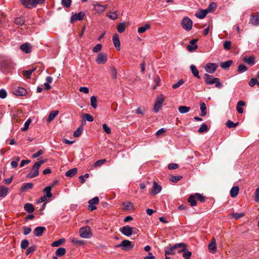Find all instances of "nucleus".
<instances>
[{
	"label": "nucleus",
	"mask_w": 259,
	"mask_h": 259,
	"mask_svg": "<svg viewBox=\"0 0 259 259\" xmlns=\"http://www.w3.org/2000/svg\"><path fill=\"white\" fill-rule=\"evenodd\" d=\"M46 159H41L35 162L32 166L30 172L27 175L28 178H33L37 176L39 174V168L41 165L46 162Z\"/></svg>",
	"instance_id": "f257e3e1"
},
{
	"label": "nucleus",
	"mask_w": 259,
	"mask_h": 259,
	"mask_svg": "<svg viewBox=\"0 0 259 259\" xmlns=\"http://www.w3.org/2000/svg\"><path fill=\"white\" fill-rule=\"evenodd\" d=\"M203 78L206 84L211 85L215 84L216 88L221 89L223 87V84L220 82V79L217 77H213L212 76L205 73L203 76Z\"/></svg>",
	"instance_id": "f03ea898"
},
{
	"label": "nucleus",
	"mask_w": 259,
	"mask_h": 259,
	"mask_svg": "<svg viewBox=\"0 0 259 259\" xmlns=\"http://www.w3.org/2000/svg\"><path fill=\"white\" fill-rule=\"evenodd\" d=\"M21 4L27 9L36 7L38 5L43 4L45 0H20Z\"/></svg>",
	"instance_id": "7ed1b4c3"
},
{
	"label": "nucleus",
	"mask_w": 259,
	"mask_h": 259,
	"mask_svg": "<svg viewBox=\"0 0 259 259\" xmlns=\"http://www.w3.org/2000/svg\"><path fill=\"white\" fill-rule=\"evenodd\" d=\"M134 246V245L128 240H124L120 244L115 245L116 247H121L124 251L131 250Z\"/></svg>",
	"instance_id": "20e7f679"
},
{
	"label": "nucleus",
	"mask_w": 259,
	"mask_h": 259,
	"mask_svg": "<svg viewBox=\"0 0 259 259\" xmlns=\"http://www.w3.org/2000/svg\"><path fill=\"white\" fill-rule=\"evenodd\" d=\"M181 246H184V243H177L172 245L170 247L165 248L164 250L165 255H167L168 254H173L175 253L176 251L178 252V250H179V248H181Z\"/></svg>",
	"instance_id": "39448f33"
},
{
	"label": "nucleus",
	"mask_w": 259,
	"mask_h": 259,
	"mask_svg": "<svg viewBox=\"0 0 259 259\" xmlns=\"http://www.w3.org/2000/svg\"><path fill=\"white\" fill-rule=\"evenodd\" d=\"M182 27L186 31L191 30L193 25L192 21L188 17H185L181 21Z\"/></svg>",
	"instance_id": "423d86ee"
},
{
	"label": "nucleus",
	"mask_w": 259,
	"mask_h": 259,
	"mask_svg": "<svg viewBox=\"0 0 259 259\" xmlns=\"http://www.w3.org/2000/svg\"><path fill=\"white\" fill-rule=\"evenodd\" d=\"M80 236L83 238H89L92 236V233L89 226L81 227L79 230Z\"/></svg>",
	"instance_id": "0eeeda50"
},
{
	"label": "nucleus",
	"mask_w": 259,
	"mask_h": 259,
	"mask_svg": "<svg viewBox=\"0 0 259 259\" xmlns=\"http://www.w3.org/2000/svg\"><path fill=\"white\" fill-rule=\"evenodd\" d=\"M164 102V97L163 95H161L156 98L154 106V110L155 112H157L162 107V103Z\"/></svg>",
	"instance_id": "6e6552de"
},
{
	"label": "nucleus",
	"mask_w": 259,
	"mask_h": 259,
	"mask_svg": "<svg viewBox=\"0 0 259 259\" xmlns=\"http://www.w3.org/2000/svg\"><path fill=\"white\" fill-rule=\"evenodd\" d=\"M120 232L124 235L130 237L133 233V228L129 226H125L120 228Z\"/></svg>",
	"instance_id": "1a4fd4ad"
},
{
	"label": "nucleus",
	"mask_w": 259,
	"mask_h": 259,
	"mask_svg": "<svg viewBox=\"0 0 259 259\" xmlns=\"http://www.w3.org/2000/svg\"><path fill=\"white\" fill-rule=\"evenodd\" d=\"M13 93L16 96H23L26 94L27 91L24 88L17 86L13 89Z\"/></svg>",
	"instance_id": "9d476101"
},
{
	"label": "nucleus",
	"mask_w": 259,
	"mask_h": 259,
	"mask_svg": "<svg viewBox=\"0 0 259 259\" xmlns=\"http://www.w3.org/2000/svg\"><path fill=\"white\" fill-rule=\"evenodd\" d=\"M107 60V55L106 54L101 53L98 54L96 61L99 64H105Z\"/></svg>",
	"instance_id": "9b49d317"
},
{
	"label": "nucleus",
	"mask_w": 259,
	"mask_h": 259,
	"mask_svg": "<svg viewBox=\"0 0 259 259\" xmlns=\"http://www.w3.org/2000/svg\"><path fill=\"white\" fill-rule=\"evenodd\" d=\"M217 67L218 65L217 64L214 63H209L206 65L204 68L207 72L211 74L215 72Z\"/></svg>",
	"instance_id": "f8f14e48"
},
{
	"label": "nucleus",
	"mask_w": 259,
	"mask_h": 259,
	"mask_svg": "<svg viewBox=\"0 0 259 259\" xmlns=\"http://www.w3.org/2000/svg\"><path fill=\"white\" fill-rule=\"evenodd\" d=\"M186 245L184 243V246H181V249L178 250V252L180 253L183 252V256L185 259H190V256L192 254V252L190 251L187 250L185 248Z\"/></svg>",
	"instance_id": "ddd939ff"
},
{
	"label": "nucleus",
	"mask_w": 259,
	"mask_h": 259,
	"mask_svg": "<svg viewBox=\"0 0 259 259\" xmlns=\"http://www.w3.org/2000/svg\"><path fill=\"white\" fill-rule=\"evenodd\" d=\"M84 16V13L82 12H79L78 14H72L70 18V21L73 22L76 20L80 21L83 19Z\"/></svg>",
	"instance_id": "4468645a"
},
{
	"label": "nucleus",
	"mask_w": 259,
	"mask_h": 259,
	"mask_svg": "<svg viewBox=\"0 0 259 259\" xmlns=\"http://www.w3.org/2000/svg\"><path fill=\"white\" fill-rule=\"evenodd\" d=\"M250 23L254 26L259 25V13H257L250 17Z\"/></svg>",
	"instance_id": "2eb2a0df"
},
{
	"label": "nucleus",
	"mask_w": 259,
	"mask_h": 259,
	"mask_svg": "<svg viewBox=\"0 0 259 259\" xmlns=\"http://www.w3.org/2000/svg\"><path fill=\"white\" fill-rule=\"evenodd\" d=\"M46 230V227L39 226L36 227L33 230V233L36 237H40L43 234L44 231Z\"/></svg>",
	"instance_id": "dca6fc26"
},
{
	"label": "nucleus",
	"mask_w": 259,
	"mask_h": 259,
	"mask_svg": "<svg viewBox=\"0 0 259 259\" xmlns=\"http://www.w3.org/2000/svg\"><path fill=\"white\" fill-rule=\"evenodd\" d=\"M161 187L156 182H154L153 184V189L151 192V194L153 195H156L161 192Z\"/></svg>",
	"instance_id": "f3484780"
},
{
	"label": "nucleus",
	"mask_w": 259,
	"mask_h": 259,
	"mask_svg": "<svg viewBox=\"0 0 259 259\" xmlns=\"http://www.w3.org/2000/svg\"><path fill=\"white\" fill-rule=\"evenodd\" d=\"M112 40L113 42L114 46L115 48L117 50H120V42L119 38V35L118 34L115 33L114 34Z\"/></svg>",
	"instance_id": "a211bd4d"
},
{
	"label": "nucleus",
	"mask_w": 259,
	"mask_h": 259,
	"mask_svg": "<svg viewBox=\"0 0 259 259\" xmlns=\"http://www.w3.org/2000/svg\"><path fill=\"white\" fill-rule=\"evenodd\" d=\"M94 9L98 13H101L104 12L106 8V5H102L99 4H94Z\"/></svg>",
	"instance_id": "6ab92c4d"
},
{
	"label": "nucleus",
	"mask_w": 259,
	"mask_h": 259,
	"mask_svg": "<svg viewBox=\"0 0 259 259\" xmlns=\"http://www.w3.org/2000/svg\"><path fill=\"white\" fill-rule=\"evenodd\" d=\"M198 41V39H194L190 41V45H188L187 49L190 52L196 50L198 46L196 45V42Z\"/></svg>",
	"instance_id": "aec40b11"
},
{
	"label": "nucleus",
	"mask_w": 259,
	"mask_h": 259,
	"mask_svg": "<svg viewBox=\"0 0 259 259\" xmlns=\"http://www.w3.org/2000/svg\"><path fill=\"white\" fill-rule=\"evenodd\" d=\"M20 49L25 53H29L31 52V47L27 42L21 45L20 47Z\"/></svg>",
	"instance_id": "412c9836"
},
{
	"label": "nucleus",
	"mask_w": 259,
	"mask_h": 259,
	"mask_svg": "<svg viewBox=\"0 0 259 259\" xmlns=\"http://www.w3.org/2000/svg\"><path fill=\"white\" fill-rule=\"evenodd\" d=\"M243 61L251 66H253L255 64V58L253 56H249V57H244Z\"/></svg>",
	"instance_id": "4be33fe9"
},
{
	"label": "nucleus",
	"mask_w": 259,
	"mask_h": 259,
	"mask_svg": "<svg viewBox=\"0 0 259 259\" xmlns=\"http://www.w3.org/2000/svg\"><path fill=\"white\" fill-rule=\"evenodd\" d=\"M58 110H53L50 112L47 119L48 122H51L55 117L58 114Z\"/></svg>",
	"instance_id": "5701e85b"
},
{
	"label": "nucleus",
	"mask_w": 259,
	"mask_h": 259,
	"mask_svg": "<svg viewBox=\"0 0 259 259\" xmlns=\"http://www.w3.org/2000/svg\"><path fill=\"white\" fill-rule=\"evenodd\" d=\"M208 13V12L206 9L201 10L200 11H199L198 12L196 13L195 14V16L197 18L202 19H203L204 18H205Z\"/></svg>",
	"instance_id": "b1692460"
},
{
	"label": "nucleus",
	"mask_w": 259,
	"mask_h": 259,
	"mask_svg": "<svg viewBox=\"0 0 259 259\" xmlns=\"http://www.w3.org/2000/svg\"><path fill=\"white\" fill-rule=\"evenodd\" d=\"M190 68L194 76L197 78L200 79V76L199 75V71L197 69L196 67L194 65H191L190 66Z\"/></svg>",
	"instance_id": "393cba45"
},
{
	"label": "nucleus",
	"mask_w": 259,
	"mask_h": 259,
	"mask_svg": "<svg viewBox=\"0 0 259 259\" xmlns=\"http://www.w3.org/2000/svg\"><path fill=\"white\" fill-rule=\"evenodd\" d=\"M52 187V186H48L43 189V192L46 193L44 196L47 198H51L52 196V194L51 193Z\"/></svg>",
	"instance_id": "a878e982"
},
{
	"label": "nucleus",
	"mask_w": 259,
	"mask_h": 259,
	"mask_svg": "<svg viewBox=\"0 0 259 259\" xmlns=\"http://www.w3.org/2000/svg\"><path fill=\"white\" fill-rule=\"evenodd\" d=\"M77 171V168H71L66 172L65 175L67 177L71 178L76 175Z\"/></svg>",
	"instance_id": "bb28decb"
},
{
	"label": "nucleus",
	"mask_w": 259,
	"mask_h": 259,
	"mask_svg": "<svg viewBox=\"0 0 259 259\" xmlns=\"http://www.w3.org/2000/svg\"><path fill=\"white\" fill-rule=\"evenodd\" d=\"M24 208L25 211L28 213H32L34 210V208L33 205L31 203H26L24 206Z\"/></svg>",
	"instance_id": "cd10ccee"
},
{
	"label": "nucleus",
	"mask_w": 259,
	"mask_h": 259,
	"mask_svg": "<svg viewBox=\"0 0 259 259\" xmlns=\"http://www.w3.org/2000/svg\"><path fill=\"white\" fill-rule=\"evenodd\" d=\"M9 189L3 186H0V197H5L8 193Z\"/></svg>",
	"instance_id": "c85d7f7f"
},
{
	"label": "nucleus",
	"mask_w": 259,
	"mask_h": 259,
	"mask_svg": "<svg viewBox=\"0 0 259 259\" xmlns=\"http://www.w3.org/2000/svg\"><path fill=\"white\" fill-rule=\"evenodd\" d=\"M239 192V187L238 186L233 187L230 192V196L234 198L238 194Z\"/></svg>",
	"instance_id": "c756f323"
},
{
	"label": "nucleus",
	"mask_w": 259,
	"mask_h": 259,
	"mask_svg": "<svg viewBox=\"0 0 259 259\" xmlns=\"http://www.w3.org/2000/svg\"><path fill=\"white\" fill-rule=\"evenodd\" d=\"M33 184L31 183H24L21 188L22 191H25L31 189L33 187Z\"/></svg>",
	"instance_id": "7c9ffc66"
},
{
	"label": "nucleus",
	"mask_w": 259,
	"mask_h": 259,
	"mask_svg": "<svg viewBox=\"0 0 259 259\" xmlns=\"http://www.w3.org/2000/svg\"><path fill=\"white\" fill-rule=\"evenodd\" d=\"M190 110L189 107L186 106H180L178 108L179 112L181 114H185L188 112Z\"/></svg>",
	"instance_id": "2f4dec72"
},
{
	"label": "nucleus",
	"mask_w": 259,
	"mask_h": 259,
	"mask_svg": "<svg viewBox=\"0 0 259 259\" xmlns=\"http://www.w3.org/2000/svg\"><path fill=\"white\" fill-rule=\"evenodd\" d=\"M200 110L201 111V113L200 115L201 116H204L207 114L206 105L204 102H201L200 104Z\"/></svg>",
	"instance_id": "473e14b6"
},
{
	"label": "nucleus",
	"mask_w": 259,
	"mask_h": 259,
	"mask_svg": "<svg viewBox=\"0 0 259 259\" xmlns=\"http://www.w3.org/2000/svg\"><path fill=\"white\" fill-rule=\"evenodd\" d=\"M233 61L232 60H228L225 62H222L220 66L223 69H227L232 64Z\"/></svg>",
	"instance_id": "72a5a7b5"
},
{
	"label": "nucleus",
	"mask_w": 259,
	"mask_h": 259,
	"mask_svg": "<svg viewBox=\"0 0 259 259\" xmlns=\"http://www.w3.org/2000/svg\"><path fill=\"white\" fill-rule=\"evenodd\" d=\"M66 249L64 247H60L56 251V254L58 256H62L66 253Z\"/></svg>",
	"instance_id": "f704fd0d"
},
{
	"label": "nucleus",
	"mask_w": 259,
	"mask_h": 259,
	"mask_svg": "<svg viewBox=\"0 0 259 259\" xmlns=\"http://www.w3.org/2000/svg\"><path fill=\"white\" fill-rule=\"evenodd\" d=\"M248 70V68L244 64H240L237 68V72L238 73H242Z\"/></svg>",
	"instance_id": "c9c22d12"
},
{
	"label": "nucleus",
	"mask_w": 259,
	"mask_h": 259,
	"mask_svg": "<svg viewBox=\"0 0 259 259\" xmlns=\"http://www.w3.org/2000/svg\"><path fill=\"white\" fill-rule=\"evenodd\" d=\"M150 25L149 24H146L144 26H141L138 28V32L139 33H142L145 32L147 30L150 28Z\"/></svg>",
	"instance_id": "e433bc0d"
},
{
	"label": "nucleus",
	"mask_w": 259,
	"mask_h": 259,
	"mask_svg": "<svg viewBox=\"0 0 259 259\" xmlns=\"http://www.w3.org/2000/svg\"><path fill=\"white\" fill-rule=\"evenodd\" d=\"M83 127L82 125H80L74 132L73 136L74 137H79L82 131H83Z\"/></svg>",
	"instance_id": "4c0bfd02"
},
{
	"label": "nucleus",
	"mask_w": 259,
	"mask_h": 259,
	"mask_svg": "<svg viewBox=\"0 0 259 259\" xmlns=\"http://www.w3.org/2000/svg\"><path fill=\"white\" fill-rule=\"evenodd\" d=\"M208 248L209 250L216 251V244L214 238H213L211 242L208 244Z\"/></svg>",
	"instance_id": "58836bf2"
},
{
	"label": "nucleus",
	"mask_w": 259,
	"mask_h": 259,
	"mask_svg": "<svg viewBox=\"0 0 259 259\" xmlns=\"http://www.w3.org/2000/svg\"><path fill=\"white\" fill-rule=\"evenodd\" d=\"M125 29V24L124 22L120 23L117 26V31L119 33H122Z\"/></svg>",
	"instance_id": "ea45409f"
},
{
	"label": "nucleus",
	"mask_w": 259,
	"mask_h": 259,
	"mask_svg": "<svg viewBox=\"0 0 259 259\" xmlns=\"http://www.w3.org/2000/svg\"><path fill=\"white\" fill-rule=\"evenodd\" d=\"M191 206H194L196 205V201L194 195H190L188 199Z\"/></svg>",
	"instance_id": "a19ab883"
},
{
	"label": "nucleus",
	"mask_w": 259,
	"mask_h": 259,
	"mask_svg": "<svg viewBox=\"0 0 259 259\" xmlns=\"http://www.w3.org/2000/svg\"><path fill=\"white\" fill-rule=\"evenodd\" d=\"M97 100L96 97L93 96L91 97V105L94 109H96L97 107Z\"/></svg>",
	"instance_id": "79ce46f5"
},
{
	"label": "nucleus",
	"mask_w": 259,
	"mask_h": 259,
	"mask_svg": "<svg viewBox=\"0 0 259 259\" xmlns=\"http://www.w3.org/2000/svg\"><path fill=\"white\" fill-rule=\"evenodd\" d=\"M65 241L64 238L60 239L57 241L53 242L52 244L53 247H57L62 244Z\"/></svg>",
	"instance_id": "37998d69"
},
{
	"label": "nucleus",
	"mask_w": 259,
	"mask_h": 259,
	"mask_svg": "<svg viewBox=\"0 0 259 259\" xmlns=\"http://www.w3.org/2000/svg\"><path fill=\"white\" fill-rule=\"evenodd\" d=\"M83 119L85 122L86 121H89V122H92L94 121V118L92 116H91L90 114L85 113L83 114Z\"/></svg>",
	"instance_id": "c03bdc74"
},
{
	"label": "nucleus",
	"mask_w": 259,
	"mask_h": 259,
	"mask_svg": "<svg viewBox=\"0 0 259 259\" xmlns=\"http://www.w3.org/2000/svg\"><path fill=\"white\" fill-rule=\"evenodd\" d=\"M208 131V128L207 125L205 123H203L201 124L200 127L198 129V132L199 133H203L204 132H206Z\"/></svg>",
	"instance_id": "a18cd8bd"
},
{
	"label": "nucleus",
	"mask_w": 259,
	"mask_h": 259,
	"mask_svg": "<svg viewBox=\"0 0 259 259\" xmlns=\"http://www.w3.org/2000/svg\"><path fill=\"white\" fill-rule=\"evenodd\" d=\"M238 124H239V122L234 123L230 120H228L226 123L227 126L228 128L235 127Z\"/></svg>",
	"instance_id": "49530a36"
},
{
	"label": "nucleus",
	"mask_w": 259,
	"mask_h": 259,
	"mask_svg": "<svg viewBox=\"0 0 259 259\" xmlns=\"http://www.w3.org/2000/svg\"><path fill=\"white\" fill-rule=\"evenodd\" d=\"M111 76L112 79H116L117 78V71L114 66H111Z\"/></svg>",
	"instance_id": "de8ad7c7"
},
{
	"label": "nucleus",
	"mask_w": 259,
	"mask_h": 259,
	"mask_svg": "<svg viewBox=\"0 0 259 259\" xmlns=\"http://www.w3.org/2000/svg\"><path fill=\"white\" fill-rule=\"evenodd\" d=\"M29 241L27 239H24L22 240L21 242V248L22 249H25L28 247Z\"/></svg>",
	"instance_id": "09e8293b"
},
{
	"label": "nucleus",
	"mask_w": 259,
	"mask_h": 259,
	"mask_svg": "<svg viewBox=\"0 0 259 259\" xmlns=\"http://www.w3.org/2000/svg\"><path fill=\"white\" fill-rule=\"evenodd\" d=\"M31 122V119L30 118L28 119L25 122L24 127L21 128V131L24 132L28 130Z\"/></svg>",
	"instance_id": "8fccbe9b"
},
{
	"label": "nucleus",
	"mask_w": 259,
	"mask_h": 259,
	"mask_svg": "<svg viewBox=\"0 0 259 259\" xmlns=\"http://www.w3.org/2000/svg\"><path fill=\"white\" fill-rule=\"evenodd\" d=\"M232 217L235 220H238L244 215L243 212H235L231 214Z\"/></svg>",
	"instance_id": "3c124183"
},
{
	"label": "nucleus",
	"mask_w": 259,
	"mask_h": 259,
	"mask_svg": "<svg viewBox=\"0 0 259 259\" xmlns=\"http://www.w3.org/2000/svg\"><path fill=\"white\" fill-rule=\"evenodd\" d=\"M231 41L230 40H226L224 41L223 44L224 49L228 51L231 49Z\"/></svg>",
	"instance_id": "603ef678"
},
{
	"label": "nucleus",
	"mask_w": 259,
	"mask_h": 259,
	"mask_svg": "<svg viewBox=\"0 0 259 259\" xmlns=\"http://www.w3.org/2000/svg\"><path fill=\"white\" fill-rule=\"evenodd\" d=\"M35 69H36L34 68L31 69H29L28 70L23 71V75L29 78L31 74Z\"/></svg>",
	"instance_id": "864d4df0"
},
{
	"label": "nucleus",
	"mask_w": 259,
	"mask_h": 259,
	"mask_svg": "<svg viewBox=\"0 0 259 259\" xmlns=\"http://www.w3.org/2000/svg\"><path fill=\"white\" fill-rule=\"evenodd\" d=\"M99 199L98 197L96 196V197H95L91 199V200H90L89 201V204H92V205H96V204H98L99 203Z\"/></svg>",
	"instance_id": "5fc2aeb1"
},
{
	"label": "nucleus",
	"mask_w": 259,
	"mask_h": 259,
	"mask_svg": "<svg viewBox=\"0 0 259 259\" xmlns=\"http://www.w3.org/2000/svg\"><path fill=\"white\" fill-rule=\"evenodd\" d=\"M14 22L15 24L21 26L24 23L25 20L22 18H17L15 19Z\"/></svg>",
	"instance_id": "6e6d98bb"
},
{
	"label": "nucleus",
	"mask_w": 259,
	"mask_h": 259,
	"mask_svg": "<svg viewBox=\"0 0 259 259\" xmlns=\"http://www.w3.org/2000/svg\"><path fill=\"white\" fill-rule=\"evenodd\" d=\"M184 83V80L182 79H180L177 83H174L172 87L174 89L178 88L180 85Z\"/></svg>",
	"instance_id": "4d7b16f0"
},
{
	"label": "nucleus",
	"mask_w": 259,
	"mask_h": 259,
	"mask_svg": "<svg viewBox=\"0 0 259 259\" xmlns=\"http://www.w3.org/2000/svg\"><path fill=\"white\" fill-rule=\"evenodd\" d=\"M182 178L181 176H173L170 179V181L174 183H177Z\"/></svg>",
	"instance_id": "13d9d810"
},
{
	"label": "nucleus",
	"mask_w": 259,
	"mask_h": 259,
	"mask_svg": "<svg viewBox=\"0 0 259 259\" xmlns=\"http://www.w3.org/2000/svg\"><path fill=\"white\" fill-rule=\"evenodd\" d=\"M102 48V45L100 44H98L97 45H96L95 46V47H94L93 48V51L94 53H98L101 50Z\"/></svg>",
	"instance_id": "bf43d9fd"
},
{
	"label": "nucleus",
	"mask_w": 259,
	"mask_h": 259,
	"mask_svg": "<svg viewBox=\"0 0 259 259\" xmlns=\"http://www.w3.org/2000/svg\"><path fill=\"white\" fill-rule=\"evenodd\" d=\"M258 81L255 78H252L249 81L248 84L251 87H254L255 84H257Z\"/></svg>",
	"instance_id": "052dcab7"
},
{
	"label": "nucleus",
	"mask_w": 259,
	"mask_h": 259,
	"mask_svg": "<svg viewBox=\"0 0 259 259\" xmlns=\"http://www.w3.org/2000/svg\"><path fill=\"white\" fill-rule=\"evenodd\" d=\"M106 162V160L105 159H102L97 160L94 164V165L96 167L100 166L102 165L103 164L105 163Z\"/></svg>",
	"instance_id": "680f3d73"
},
{
	"label": "nucleus",
	"mask_w": 259,
	"mask_h": 259,
	"mask_svg": "<svg viewBox=\"0 0 259 259\" xmlns=\"http://www.w3.org/2000/svg\"><path fill=\"white\" fill-rule=\"evenodd\" d=\"M217 5L215 3H211L209 4L208 8L206 9V10L208 11V13L210 12L212 10L215 9L216 8Z\"/></svg>",
	"instance_id": "e2e57ef3"
},
{
	"label": "nucleus",
	"mask_w": 259,
	"mask_h": 259,
	"mask_svg": "<svg viewBox=\"0 0 259 259\" xmlns=\"http://www.w3.org/2000/svg\"><path fill=\"white\" fill-rule=\"evenodd\" d=\"M36 246L35 245H32L29 247H28L27 250L25 252L26 255H28L29 253L33 252L35 249Z\"/></svg>",
	"instance_id": "0e129e2a"
},
{
	"label": "nucleus",
	"mask_w": 259,
	"mask_h": 259,
	"mask_svg": "<svg viewBox=\"0 0 259 259\" xmlns=\"http://www.w3.org/2000/svg\"><path fill=\"white\" fill-rule=\"evenodd\" d=\"M7 96V91L4 89H2L0 90V98L5 99L6 98Z\"/></svg>",
	"instance_id": "69168bd1"
},
{
	"label": "nucleus",
	"mask_w": 259,
	"mask_h": 259,
	"mask_svg": "<svg viewBox=\"0 0 259 259\" xmlns=\"http://www.w3.org/2000/svg\"><path fill=\"white\" fill-rule=\"evenodd\" d=\"M62 4L63 6L68 8L70 7L71 1V0H62L61 1Z\"/></svg>",
	"instance_id": "338daca9"
},
{
	"label": "nucleus",
	"mask_w": 259,
	"mask_h": 259,
	"mask_svg": "<svg viewBox=\"0 0 259 259\" xmlns=\"http://www.w3.org/2000/svg\"><path fill=\"white\" fill-rule=\"evenodd\" d=\"M106 16L112 20H115L117 18L116 12L112 13L111 14H107Z\"/></svg>",
	"instance_id": "774afa93"
}]
</instances>
